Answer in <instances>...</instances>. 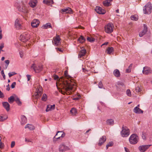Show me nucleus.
<instances>
[{
  "instance_id": "1",
  "label": "nucleus",
  "mask_w": 152,
  "mask_h": 152,
  "mask_svg": "<svg viewBox=\"0 0 152 152\" xmlns=\"http://www.w3.org/2000/svg\"><path fill=\"white\" fill-rule=\"evenodd\" d=\"M63 78V77H61L62 80H62H63L62 82L63 84L62 86L63 90H61V93L63 94H70L72 92L75 90L76 85L75 83L72 82L71 80H66Z\"/></svg>"
},
{
  "instance_id": "2",
  "label": "nucleus",
  "mask_w": 152,
  "mask_h": 152,
  "mask_svg": "<svg viewBox=\"0 0 152 152\" xmlns=\"http://www.w3.org/2000/svg\"><path fill=\"white\" fill-rule=\"evenodd\" d=\"M15 5L19 11L24 13H28V9L23 0H17Z\"/></svg>"
},
{
  "instance_id": "3",
  "label": "nucleus",
  "mask_w": 152,
  "mask_h": 152,
  "mask_svg": "<svg viewBox=\"0 0 152 152\" xmlns=\"http://www.w3.org/2000/svg\"><path fill=\"white\" fill-rule=\"evenodd\" d=\"M130 133L129 129L126 126L123 125L122 127V130L121 132V135L123 137H128Z\"/></svg>"
},
{
  "instance_id": "4",
  "label": "nucleus",
  "mask_w": 152,
  "mask_h": 152,
  "mask_svg": "<svg viewBox=\"0 0 152 152\" xmlns=\"http://www.w3.org/2000/svg\"><path fill=\"white\" fill-rule=\"evenodd\" d=\"M138 136L135 134H132L129 138V142L131 144H136L138 142Z\"/></svg>"
},
{
  "instance_id": "5",
  "label": "nucleus",
  "mask_w": 152,
  "mask_h": 152,
  "mask_svg": "<svg viewBox=\"0 0 152 152\" xmlns=\"http://www.w3.org/2000/svg\"><path fill=\"white\" fill-rule=\"evenodd\" d=\"M145 8L143 9L144 13L146 14H149L151 12L152 9V7L151 3H148L144 6Z\"/></svg>"
},
{
  "instance_id": "6",
  "label": "nucleus",
  "mask_w": 152,
  "mask_h": 152,
  "mask_svg": "<svg viewBox=\"0 0 152 152\" xmlns=\"http://www.w3.org/2000/svg\"><path fill=\"white\" fill-rule=\"evenodd\" d=\"M114 26L113 23H109L105 26V31L108 33H112L113 30Z\"/></svg>"
},
{
  "instance_id": "7",
  "label": "nucleus",
  "mask_w": 152,
  "mask_h": 152,
  "mask_svg": "<svg viewBox=\"0 0 152 152\" xmlns=\"http://www.w3.org/2000/svg\"><path fill=\"white\" fill-rule=\"evenodd\" d=\"M35 72L39 73L40 72L42 69V65H36L35 64H33L31 66Z\"/></svg>"
},
{
  "instance_id": "8",
  "label": "nucleus",
  "mask_w": 152,
  "mask_h": 152,
  "mask_svg": "<svg viewBox=\"0 0 152 152\" xmlns=\"http://www.w3.org/2000/svg\"><path fill=\"white\" fill-rule=\"evenodd\" d=\"M20 40L23 42H26L29 39V35L25 33L21 34L20 37Z\"/></svg>"
},
{
  "instance_id": "9",
  "label": "nucleus",
  "mask_w": 152,
  "mask_h": 152,
  "mask_svg": "<svg viewBox=\"0 0 152 152\" xmlns=\"http://www.w3.org/2000/svg\"><path fill=\"white\" fill-rule=\"evenodd\" d=\"M65 136V134L62 131H58L55 136L54 137V139H60Z\"/></svg>"
},
{
  "instance_id": "10",
  "label": "nucleus",
  "mask_w": 152,
  "mask_h": 152,
  "mask_svg": "<svg viewBox=\"0 0 152 152\" xmlns=\"http://www.w3.org/2000/svg\"><path fill=\"white\" fill-rule=\"evenodd\" d=\"M42 94V87L37 88L36 90V92L34 94L35 98L38 99Z\"/></svg>"
},
{
  "instance_id": "11",
  "label": "nucleus",
  "mask_w": 152,
  "mask_h": 152,
  "mask_svg": "<svg viewBox=\"0 0 152 152\" xmlns=\"http://www.w3.org/2000/svg\"><path fill=\"white\" fill-rule=\"evenodd\" d=\"M151 145H142L139 146L138 148L140 151L142 152H145Z\"/></svg>"
},
{
  "instance_id": "12",
  "label": "nucleus",
  "mask_w": 152,
  "mask_h": 152,
  "mask_svg": "<svg viewBox=\"0 0 152 152\" xmlns=\"http://www.w3.org/2000/svg\"><path fill=\"white\" fill-rule=\"evenodd\" d=\"M69 149V148L64 144L60 145L59 146V151L60 152H63Z\"/></svg>"
},
{
  "instance_id": "13",
  "label": "nucleus",
  "mask_w": 152,
  "mask_h": 152,
  "mask_svg": "<svg viewBox=\"0 0 152 152\" xmlns=\"http://www.w3.org/2000/svg\"><path fill=\"white\" fill-rule=\"evenodd\" d=\"M152 70L149 67H144L143 68L142 71V73L145 75H147L151 73L152 72Z\"/></svg>"
},
{
  "instance_id": "14",
  "label": "nucleus",
  "mask_w": 152,
  "mask_h": 152,
  "mask_svg": "<svg viewBox=\"0 0 152 152\" xmlns=\"http://www.w3.org/2000/svg\"><path fill=\"white\" fill-rule=\"evenodd\" d=\"M15 27L18 29H20L21 28V23L20 21L18 19H16L15 21Z\"/></svg>"
},
{
  "instance_id": "15",
  "label": "nucleus",
  "mask_w": 152,
  "mask_h": 152,
  "mask_svg": "<svg viewBox=\"0 0 152 152\" xmlns=\"http://www.w3.org/2000/svg\"><path fill=\"white\" fill-rule=\"evenodd\" d=\"M95 10L97 13L100 14H104L106 13V11L105 10L99 6L96 7Z\"/></svg>"
},
{
  "instance_id": "16",
  "label": "nucleus",
  "mask_w": 152,
  "mask_h": 152,
  "mask_svg": "<svg viewBox=\"0 0 152 152\" xmlns=\"http://www.w3.org/2000/svg\"><path fill=\"white\" fill-rule=\"evenodd\" d=\"M61 39L60 38L59 36L57 35L56 37L53 39V42L54 45L56 46L59 45L60 44V41Z\"/></svg>"
},
{
  "instance_id": "17",
  "label": "nucleus",
  "mask_w": 152,
  "mask_h": 152,
  "mask_svg": "<svg viewBox=\"0 0 152 152\" xmlns=\"http://www.w3.org/2000/svg\"><path fill=\"white\" fill-rule=\"evenodd\" d=\"M144 28L143 30L140 32L139 33V36L140 37H142L147 31V27L146 24H144Z\"/></svg>"
},
{
  "instance_id": "18",
  "label": "nucleus",
  "mask_w": 152,
  "mask_h": 152,
  "mask_svg": "<svg viewBox=\"0 0 152 152\" xmlns=\"http://www.w3.org/2000/svg\"><path fill=\"white\" fill-rule=\"evenodd\" d=\"M39 21L37 19L34 20L31 23V25L33 28L37 27L39 26Z\"/></svg>"
},
{
  "instance_id": "19",
  "label": "nucleus",
  "mask_w": 152,
  "mask_h": 152,
  "mask_svg": "<svg viewBox=\"0 0 152 152\" xmlns=\"http://www.w3.org/2000/svg\"><path fill=\"white\" fill-rule=\"evenodd\" d=\"M106 140V136H102L100 138L99 142L98 143V145L99 146L102 145L105 142Z\"/></svg>"
},
{
  "instance_id": "20",
  "label": "nucleus",
  "mask_w": 152,
  "mask_h": 152,
  "mask_svg": "<svg viewBox=\"0 0 152 152\" xmlns=\"http://www.w3.org/2000/svg\"><path fill=\"white\" fill-rule=\"evenodd\" d=\"M37 3V0H31L29 2V5L30 7L32 8L35 7Z\"/></svg>"
},
{
  "instance_id": "21",
  "label": "nucleus",
  "mask_w": 152,
  "mask_h": 152,
  "mask_svg": "<svg viewBox=\"0 0 152 152\" xmlns=\"http://www.w3.org/2000/svg\"><path fill=\"white\" fill-rule=\"evenodd\" d=\"M62 12L66 13L72 14V11L70 8H68L66 9H62L61 10Z\"/></svg>"
},
{
  "instance_id": "22",
  "label": "nucleus",
  "mask_w": 152,
  "mask_h": 152,
  "mask_svg": "<svg viewBox=\"0 0 152 152\" xmlns=\"http://www.w3.org/2000/svg\"><path fill=\"white\" fill-rule=\"evenodd\" d=\"M86 52V50L85 49H83L80 50L79 53L78 57L80 58H81L82 57L84 56Z\"/></svg>"
},
{
  "instance_id": "23",
  "label": "nucleus",
  "mask_w": 152,
  "mask_h": 152,
  "mask_svg": "<svg viewBox=\"0 0 152 152\" xmlns=\"http://www.w3.org/2000/svg\"><path fill=\"white\" fill-rule=\"evenodd\" d=\"M134 112L136 113H143V111L141 110L137 107H136L134 109Z\"/></svg>"
},
{
  "instance_id": "24",
  "label": "nucleus",
  "mask_w": 152,
  "mask_h": 152,
  "mask_svg": "<svg viewBox=\"0 0 152 152\" xmlns=\"http://www.w3.org/2000/svg\"><path fill=\"white\" fill-rule=\"evenodd\" d=\"M3 106L7 111L10 110V104L7 102H3L2 103Z\"/></svg>"
},
{
  "instance_id": "25",
  "label": "nucleus",
  "mask_w": 152,
  "mask_h": 152,
  "mask_svg": "<svg viewBox=\"0 0 152 152\" xmlns=\"http://www.w3.org/2000/svg\"><path fill=\"white\" fill-rule=\"evenodd\" d=\"M112 1V0H106L103 2L104 6L106 7H108L111 5V2Z\"/></svg>"
},
{
  "instance_id": "26",
  "label": "nucleus",
  "mask_w": 152,
  "mask_h": 152,
  "mask_svg": "<svg viewBox=\"0 0 152 152\" xmlns=\"http://www.w3.org/2000/svg\"><path fill=\"white\" fill-rule=\"evenodd\" d=\"M114 75L116 77H119L120 76V73L119 70L118 69H115L113 72Z\"/></svg>"
},
{
  "instance_id": "27",
  "label": "nucleus",
  "mask_w": 152,
  "mask_h": 152,
  "mask_svg": "<svg viewBox=\"0 0 152 152\" xmlns=\"http://www.w3.org/2000/svg\"><path fill=\"white\" fill-rule=\"evenodd\" d=\"M55 108V105H49L47 106V108L46 110V112H48L49 111L53 110Z\"/></svg>"
},
{
  "instance_id": "28",
  "label": "nucleus",
  "mask_w": 152,
  "mask_h": 152,
  "mask_svg": "<svg viewBox=\"0 0 152 152\" xmlns=\"http://www.w3.org/2000/svg\"><path fill=\"white\" fill-rule=\"evenodd\" d=\"M27 122L26 117L24 115H22L21 116V124L23 125L25 124Z\"/></svg>"
},
{
  "instance_id": "29",
  "label": "nucleus",
  "mask_w": 152,
  "mask_h": 152,
  "mask_svg": "<svg viewBox=\"0 0 152 152\" xmlns=\"http://www.w3.org/2000/svg\"><path fill=\"white\" fill-rule=\"evenodd\" d=\"M43 2L44 3L48 5H51L53 4V1L52 0H44Z\"/></svg>"
},
{
  "instance_id": "30",
  "label": "nucleus",
  "mask_w": 152,
  "mask_h": 152,
  "mask_svg": "<svg viewBox=\"0 0 152 152\" xmlns=\"http://www.w3.org/2000/svg\"><path fill=\"white\" fill-rule=\"evenodd\" d=\"M25 128H28L30 130H33L35 129L34 126L32 125L27 124L25 126Z\"/></svg>"
},
{
  "instance_id": "31",
  "label": "nucleus",
  "mask_w": 152,
  "mask_h": 152,
  "mask_svg": "<svg viewBox=\"0 0 152 152\" xmlns=\"http://www.w3.org/2000/svg\"><path fill=\"white\" fill-rule=\"evenodd\" d=\"M77 40L80 43H82L85 42L86 39L83 36H81L80 37L78 38Z\"/></svg>"
},
{
  "instance_id": "32",
  "label": "nucleus",
  "mask_w": 152,
  "mask_h": 152,
  "mask_svg": "<svg viewBox=\"0 0 152 152\" xmlns=\"http://www.w3.org/2000/svg\"><path fill=\"white\" fill-rule=\"evenodd\" d=\"M15 97H14L13 96H11L8 98V101L10 104L12 103L15 101Z\"/></svg>"
},
{
  "instance_id": "33",
  "label": "nucleus",
  "mask_w": 152,
  "mask_h": 152,
  "mask_svg": "<svg viewBox=\"0 0 152 152\" xmlns=\"http://www.w3.org/2000/svg\"><path fill=\"white\" fill-rule=\"evenodd\" d=\"M114 50L113 48V47H108L107 48L106 52L107 54H111Z\"/></svg>"
},
{
  "instance_id": "34",
  "label": "nucleus",
  "mask_w": 152,
  "mask_h": 152,
  "mask_svg": "<svg viewBox=\"0 0 152 152\" xmlns=\"http://www.w3.org/2000/svg\"><path fill=\"white\" fill-rule=\"evenodd\" d=\"M15 101L16 102L17 104L19 106H21L22 104V102L20 100L19 98L17 96H15Z\"/></svg>"
},
{
  "instance_id": "35",
  "label": "nucleus",
  "mask_w": 152,
  "mask_h": 152,
  "mask_svg": "<svg viewBox=\"0 0 152 152\" xmlns=\"http://www.w3.org/2000/svg\"><path fill=\"white\" fill-rule=\"evenodd\" d=\"M106 123L109 125H112L114 124V121L112 119H108L106 121Z\"/></svg>"
},
{
  "instance_id": "36",
  "label": "nucleus",
  "mask_w": 152,
  "mask_h": 152,
  "mask_svg": "<svg viewBox=\"0 0 152 152\" xmlns=\"http://www.w3.org/2000/svg\"><path fill=\"white\" fill-rule=\"evenodd\" d=\"M42 27L45 29H47L48 28H52V26L50 23H47L46 24L43 26Z\"/></svg>"
},
{
  "instance_id": "37",
  "label": "nucleus",
  "mask_w": 152,
  "mask_h": 152,
  "mask_svg": "<svg viewBox=\"0 0 152 152\" xmlns=\"http://www.w3.org/2000/svg\"><path fill=\"white\" fill-rule=\"evenodd\" d=\"M7 118V116L6 115H0V122H2Z\"/></svg>"
},
{
  "instance_id": "38",
  "label": "nucleus",
  "mask_w": 152,
  "mask_h": 152,
  "mask_svg": "<svg viewBox=\"0 0 152 152\" xmlns=\"http://www.w3.org/2000/svg\"><path fill=\"white\" fill-rule=\"evenodd\" d=\"M70 113H72L73 115H75L77 113V111L76 109L74 108H73L70 111Z\"/></svg>"
},
{
  "instance_id": "39",
  "label": "nucleus",
  "mask_w": 152,
  "mask_h": 152,
  "mask_svg": "<svg viewBox=\"0 0 152 152\" xmlns=\"http://www.w3.org/2000/svg\"><path fill=\"white\" fill-rule=\"evenodd\" d=\"M132 64H131L129 66L128 68L126 70V72L127 73H130L131 72L132 67Z\"/></svg>"
},
{
  "instance_id": "40",
  "label": "nucleus",
  "mask_w": 152,
  "mask_h": 152,
  "mask_svg": "<svg viewBox=\"0 0 152 152\" xmlns=\"http://www.w3.org/2000/svg\"><path fill=\"white\" fill-rule=\"evenodd\" d=\"M131 19L132 20H137L138 19V16L137 15H132L131 17Z\"/></svg>"
},
{
  "instance_id": "41",
  "label": "nucleus",
  "mask_w": 152,
  "mask_h": 152,
  "mask_svg": "<svg viewBox=\"0 0 152 152\" xmlns=\"http://www.w3.org/2000/svg\"><path fill=\"white\" fill-rule=\"evenodd\" d=\"M47 96L46 94H44L42 97L41 99L43 101H45L47 100Z\"/></svg>"
},
{
  "instance_id": "42",
  "label": "nucleus",
  "mask_w": 152,
  "mask_h": 152,
  "mask_svg": "<svg viewBox=\"0 0 152 152\" xmlns=\"http://www.w3.org/2000/svg\"><path fill=\"white\" fill-rule=\"evenodd\" d=\"M87 40L88 41L90 42H94L95 41V39L94 38H92V37H87Z\"/></svg>"
},
{
  "instance_id": "43",
  "label": "nucleus",
  "mask_w": 152,
  "mask_h": 152,
  "mask_svg": "<svg viewBox=\"0 0 152 152\" xmlns=\"http://www.w3.org/2000/svg\"><path fill=\"white\" fill-rule=\"evenodd\" d=\"M64 75L65 77L67 79H69L70 78V76L68 75L67 70H66L64 71Z\"/></svg>"
},
{
  "instance_id": "44",
  "label": "nucleus",
  "mask_w": 152,
  "mask_h": 152,
  "mask_svg": "<svg viewBox=\"0 0 152 152\" xmlns=\"http://www.w3.org/2000/svg\"><path fill=\"white\" fill-rule=\"evenodd\" d=\"M17 74L15 72H9L8 73V75L9 77H11L12 76L16 75Z\"/></svg>"
},
{
  "instance_id": "45",
  "label": "nucleus",
  "mask_w": 152,
  "mask_h": 152,
  "mask_svg": "<svg viewBox=\"0 0 152 152\" xmlns=\"http://www.w3.org/2000/svg\"><path fill=\"white\" fill-rule=\"evenodd\" d=\"M1 138L0 136V148L2 149L4 147V143L1 142Z\"/></svg>"
},
{
  "instance_id": "46",
  "label": "nucleus",
  "mask_w": 152,
  "mask_h": 152,
  "mask_svg": "<svg viewBox=\"0 0 152 152\" xmlns=\"http://www.w3.org/2000/svg\"><path fill=\"white\" fill-rule=\"evenodd\" d=\"M98 86L99 88H103V85L102 83V82L100 81L98 83Z\"/></svg>"
},
{
  "instance_id": "47",
  "label": "nucleus",
  "mask_w": 152,
  "mask_h": 152,
  "mask_svg": "<svg viewBox=\"0 0 152 152\" xmlns=\"http://www.w3.org/2000/svg\"><path fill=\"white\" fill-rule=\"evenodd\" d=\"M127 95L129 96H131V95L130 91L129 89H127L126 91Z\"/></svg>"
},
{
  "instance_id": "48",
  "label": "nucleus",
  "mask_w": 152,
  "mask_h": 152,
  "mask_svg": "<svg viewBox=\"0 0 152 152\" xmlns=\"http://www.w3.org/2000/svg\"><path fill=\"white\" fill-rule=\"evenodd\" d=\"M113 142H109L107 145H106V147L107 148H108V147L112 146L113 145Z\"/></svg>"
},
{
  "instance_id": "49",
  "label": "nucleus",
  "mask_w": 152,
  "mask_h": 152,
  "mask_svg": "<svg viewBox=\"0 0 152 152\" xmlns=\"http://www.w3.org/2000/svg\"><path fill=\"white\" fill-rule=\"evenodd\" d=\"M135 91L136 92H139L140 91V89L139 86H137L136 87Z\"/></svg>"
},
{
  "instance_id": "50",
  "label": "nucleus",
  "mask_w": 152,
  "mask_h": 152,
  "mask_svg": "<svg viewBox=\"0 0 152 152\" xmlns=\"http://www.w3.org/2000/svg\"><path fill=\"white\" fill-rule=\"evenodd\" d=\"M1 74L2 75L4 80H5L6 79L5 75L4 74V71L3 70L1 71Z\"/></svg>"
},
{
  "instance_id": "51",
  "label": "nucleus",
  "mask_w": 152,
  "mask_h": 152,
  "mask_svg": "<svg viewBox=\"0 0 152 152\" xmlns=\"http://www.w3.org/2000/svg\"><path fill=\"white\" fill-rule=\"evenodd\" d=\"M78 97H75L73 99V100H77L79 99L81 97V96L80 95H78Z\"/></svg>"
},
{
  "instance_id": "52",
  "label": "nucleus",
  "mask_w": 152,
  "mask_h": 152,
  "mask_svg": "<svg viewBox=\"0 0 152 152\" xmlns=\"http://www.w3.org/2000/svg\"><path fill=\"white\" fill-rule=\"evenodd\" d=\"M16 84V83L15 82H13L11 85V87L12 88H13L15 87V86Z\"/></svg>"
},
{
  "instance_id": "53",
  "label": "nucleus",
  "mask_w": 152,
  "mask_h": 152,
  "mask_svg": "<svg viewBox=\"0 0 152 152\" xmlns=\"http://www.w3.org/2000/svg\"><path fill=\"white\" fill-rule=\"evenodd\" d=\"M15 142L14 141H12L11 142V148H13L15 145Z\"/></svg>"
},
{
  "instance_id": "54",
  "label": "nucleus",
  "mask_w": 152,
  "mask_h": 152,
  "mask_svg": "<svg viewBox=\"0 0 152 152\" xmlns=\"http://www.w3.org/2000/svg\"><path fill=\"white\" fill-rule=\"evenodd\" d=\"M19 54L20 55V56L21 58H22L23 56V52L22 51H20L19 52Z\"/></svg>"
},
{
  "instance_id": "55",
  "label": "nucleus",
  "mask_w": 152,
  "mask_h": 152,
  "mask_svg": "<svg viewBox=\"0 0 152 152\" xmlns=\"http://www.w3.org/2000/svg\"><path fill=\"white\" fill-rule=\"evenodd\" d=\"M142 137L143 139H145L146 137L145 136V134L144 133H142Z\"/></svg>"
},
{
  "instance_id": "56",
  "label": "nucleus",
  "mask_w": 152,
  "mask_h": 152,
  "mask_svg": "<svg viewBox=\"0 0 152 152\" xmlns=\"http://www.w3.org/2000/svg\"><path fill=\"white\" fill-rule=\"evenodd\" d=\"M56 49L57 51L58 50L59 51L61 52H62L63 51V50L61 48H56Z\"/></svg>"
},
{
  "instance_id": "57",
  "label": "nucleus",
  "mask_w": 152,
  "mask_h": 152,
  "mask_svg": "<svg viewBox=\"0 0 152 152\" xmlns=\"http://www.w3.org/2000/svg\"><path fill=\"white\" fill-rule=\"evenodd\" d=\"M26 76L28 78V81H29L31 78V76L29 75H27Z\"/></svg>"
},
{
  "instance_id": "58",
  "label": "nucleus",
  "mask_w": 152,
  "mask_h": 152,
  "mask_svg": "<svg viewBox=\"0 0 152 152\" xmlns=\"http://www.w3.org/2000/svg\"><path fill=\"white\" fill-rule=\"evenodd\" d=\"M5 62L7 64V67L10 63V61L9 60H6L5 61Z\"/></svg>"
},
{
  "instance_id": "59",
  "label": "nucleus",
  "mask_w": 152,
  "mask_h": 152,
  "mask_svg": "<svg viewBox=\"0 0 152 152\" xmlns=\"http://www.w3.org/2000/svg\"><path fill=\"white\" fill-rule=\"evenodd\" d=\"M4 97L3 94L0 90V97L3 98Z\"/></svg>"
},
{
  "instance_id": "60",
  "label": "nucleus",
  "mask_w": 152,
  "mask_h": 152,
  "mask_svg": "<svg viewBox=\"0 0 152 152\" xmlns=\"http://www.w3.org/2000/svg\"><path fill=\"white\" fill-rule=\"evenodd\" d=\"M58 76H57V75H55L54 76V78L55 80H57V79H58Z\"/></svg>"
},
{
  "instance_id": "61",
  "label": "nucleus",
  "mask_w": 152,
  "mask_h": 152,
  "mask_svg": "<svg viewBox=\"0 0 152 152\" xmlns=\"http://www.w3.org/2000/svg\"><path fill=\"white\" fill-rule=\"evenodd\" d=\"M124 149L126 152H129V150L127 148L125 147Z\"/></svg>"
},
{
  "instance_id": "62",
  "label": "nucleus",
  "mask_w": 152,
  "mask_h": 152,
  "mask_svg": "<svg viewBox=\"0 0 152 152\" xmlns=\"http://www.w3.org/2000/svg\"><path fill=\"white\" fill-rule=\"evenodd\" d=\"M83 72H85L88 71V70L86 69H85L84 68H83Z\"/></svg>"
},
{
  "instance_id": "63",
  "label": "nucleus",
  "mask_w": 152,
  "mask_h": 152,
  "mask_svg": "<svg viewBox=\"0 0 152 152\" xmlns=\"http://www.w3.org/2000/svg\"><path fill=\"white\" fill-rule=\"evenodd\" d=\"M108 43V42H104V43L103 44H102V45H101V46H103V45H107Z\"/></svg>"
},
{
  "instance_id": "64",
  "label": "nucleus",
  "mask_w": 152,
  "mask_h": 152,
  "mask_svg": "<svg viewBox=\"0 0 152 152\" xmlns=\"http://www.w3.org/2000/svg\"><path fill=\"white\" fill-rule=\"evenodd\" d=\"M4 47L3 45H1L0 46V53H1V51L2 50V49Z\"/></svg>"
}]
</instances>
